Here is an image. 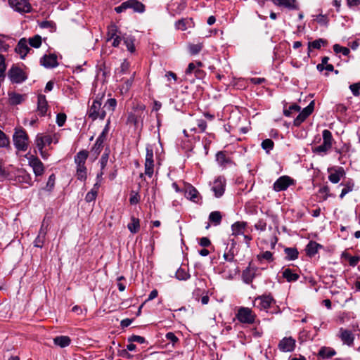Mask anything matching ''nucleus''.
Returning <instances> with one entry per match:
<instances>
[{"mask_svg":"<svg viewBox=\"0 0 360 360\" xmlns=\"http://www.w3.org/2000/svg\"><path fill=\"white\" fill-rule=\"evenodd\" d=\"M340 185L344 186L340 195V198L342 199L347 193L354 190V181L352 179H348L347 180L342 181Z\"/></svg>","mask_w":360,"mask_h":360,"instance_id":"a878e982","label":"nucleus"},{"mask_svg":"<svg viewBox=\"0 0 360 360\" xmlns=\"http://www.w3.org/2000/svg\"><path fill=\"white\" fill-rule=\"evenodd\" d=\"M110 153V149L109 146L105 147L104 153H103L101 160H100V165L101 170H104L105 167L107 165L109 156Z\"/></svg>","mask_w":360,"mask_h":360,"instance_id":"79ce46f5","label":"nucleus"},{"mask_svg":"<svg viewBox=\"0 0 360 360\" xmlns=\"http://www.w3.org/2000/svg\"><path fill=\"white\" fill-rule=\"evenodd\" d=\"M146 149L145 174L150 178L154 173L153 148L152 146L147 145Z\"/></svg>","mask_w":360,"mask_h":360,"instance_id":"0eeeda50","label":"nucleus"},{"mask_svg":"<svg viewBox=\"0 0 360 360\" xmlns=\"http://www.w3.org/2000/svg\"><path fill=\"white\" fill-rule=\"evenodd\" d=\"M225 186L226 180L224 177L219 176L214 180L212 190L214 193L215 197L220 198L223 195L225 191Z\"/></svg>","mask_w":360,"mask_h":360,"instance_id":"dca6fc26","label":"nucleus"},{"mask_svg":"<svg viewBox=\"0 0 360 360\" xmlns=\"http://www.w3.org/2000/svg\"><path fill=\"white\" fill-rule=\"evenodd\" d=\"M28 160L29 165L32 168L33 172L36 177L42 176L45 171V167L42 162L37 157L33 155H26Z\"/></svg>","mask_w":360,"mask_h":360,"instance_id":"9d476101","label":"nucleus"},{"mask_svg":"<svg viewBox=\"0 0 360 360\" xmlns=\"http://www.w3.org/2000/svg\"><path fill=\"white\" fill-rule=\"evenodd\" d=\"M315 102L312 101L294 120L293 124L299 127L314 111Z\"/></svg>","mask_w":360,"mask_h":360,"instance_id":"f8f14e48","label":"nucleus"},{"mask_svg":"<svg viewBox=\"0 0 360 360\" xmlns=\"http://www.w3.org/2000/svg\"><path fill=\"white\" fill-rule=\"evenodd\" d=\"M222 216L220 212L214 211L212 212L209 215V220L214 226H218L221 224Z\"/></svg>","mask_w":360,"mask_h":360,"instance_id":"4c0bfd02","label":"nucleus"},{"mask_svg":"<svg viewBox=\"0 0 360 360\" xmlns=\"http://www.w3.org/2000/svg\"><path fill=\"white\" fill-rule=\"evenodd\" d=\"M336 354L334 349L328 347H321L319 351L318 356L323 359H331Z\"/></svg>","mask_w":360,"mask_h":360,"instance_id":"bb28decb","label":"nucleus"},{"mask_svg":"<svg viewBox=\"0 0 360 360\" xmlns=\"http://www.w3.org/2000/svg\"><path fill=\"white\" fill-rule=\"evenodd\" d=\"M202 49V44H190L188 46L189 52L191 55H196L200 53Z\"/></svg>","mask_w":360,"mask_h":360,"instance_id":"13d9d810","label":"nucleus"},{"mask_svg":"<svg viewBox=\"0 0 360 360\" xmlns=\"http://www.w3.org/2000/svg\"><path fill=\"white\" fill-rule=\"evenodd\" d=\"M300 106H299L297 104H292L291 105L289 106L288 109H285L283 110V114L286 116V117H290L292 112V111H295V112H300Z\"/></svg>","mask_w":360,"mask_h":360,"instance_id":"bf43d9fd","label":"nucleus"},{"mask_svg":"<svg viewBox=\"0 0 360 360\" xmlns=\"http://www.w3.org/2000/svg\"><path fill=\"white\" fill-rule=\"evenodd\" d=\"M67 116L65 113L60 112L56 115V123L59 127H63L66 121Z\"/></svg>","mask_w":360,"mask_h":360,"instance_id":"69168bd1","label":"nucleus"},{"mask_svg":"<svg viewBox=\"0 0 360 360\" xmlns=\"http://www.w3.org/2000/svg\"><path fill=\"white\" fill-rule=\"evenodd\" d=\"M188 22V20H186V19H181V20H178L175 25H176V27L178 29V30H186L187 29V23Z\"/></svg>","mask_w":360,"mask_h":360,"instance_id":"338daca9","label":"nucleus"},{"mask_svg":"<svg viewBox=\"0 0 360 360\" xmlns=\"http://www.w3.org/2000/svg\"><path fill=\"white\" fill-rule=\"evenodd\" d=\"M247 226V223L245 221H237L232 224L231 230L232 235L238 236L244 234V231Z\"/></svg>","mask_w":360,"mask_h":360,"instance_id":"cd10ccee","label":"nucleus"},{"mask_svg":"<svg viewBox=\"0 0 360 360\" xmlns=\"http://www.w3.org/2000/svg\"><path fill=\"white\" fill-rule=\"evenodd\" d=\"M29 44L34 48H39L41 45V38L39 35H35L29 39Z\"/></svg>","mask_w":360,"mask_h":360,"instance_id":"6e6d98bb","label":"nucleus"},{"mask_svg":"<svg viewBox=\"0 0 360 360\" xmlns=\"http://www.w3.org/2000/svg\"><path fill=\"white\" fill-rule=\"evenodd\" d=\"M332 147L325 143L313 148V152L320 155H324L330 150Z\"/></svg>","mask_w":360,"mask_h":360,"instance_id":"a19ab883","label":"nucleus"},{"mask_svg":"<svg viewBox=\"0 0 360 360\" xmlns=\"http://www.w3.org/2000/svg\"><path fill=\"white\" fill-rule=\"evenodd\" d=\"M333 51L335 53H342V55H344L345 56H347L350 53L349 49H348L347 47L341 46L339 44L333 45Z\"/></svg>","mask_w":360,"mask_h":360,"instance_id":"603ef678","label":"nucleus"},{"mask_svg":"<svg viewBox=\"0 0 360 360\" xmlns=\"http://www.w3.org/2000/svg\"><path fill=\"white\" fill-rule=\"evenodd\" d=\"M56 181V176L54 174H52L49 176L46 185L44 189L49 192H51L54 188Z\"/></svg>","mask_w":360,"mask_h":360,"instance_id":"5fc2aeb1","label":"nucleus"},{"mask_svg":"<svg viewBox=\"0 0 360 360\" xmlns=\"http://www.w3.org/2000/svg\"><path fill=\"white\" fill-rule=\"evenodd\" d=\"M101 102L96 98L94 101L91 107L89 108L87 115L89 118L92 120H96L98 118L103 120L106 115V111L104 108H101Z\"/></svg>","mask_w":360,"mask_h":360,"instance_id":"20e7f679","label":"nucleus"},{"mask_svg":"<svg viewBox=\"0 0 360 360\" xmlns=\"http://www.w3.org/2000/svg\"><path fill=\"white\" fill-rule=\"evenodd\" d=\"M8 77L12 83H22L26 80L27 76L23 70L15 65H13L8 72Z\"/></svg>","mask_w":360,"mask_h":360,"instance_id":"6e6552de","label":"nucleus"},{"mask_svg":"<svg viewBox=\"0 0 360 360\" xmlns=\"http://www.w3.org/2000/svg\"><path fill=\"white\" fill-rule=\"evenodd\" d=\"M327 44V41L323 39H316L313 41L308 43V56H310V52L312 49H320L321 46H326Z\"/></svg>","mask_w":360,"mask_h":360,"instance_id":"2f4dec72","label":"nucleus"},{"mask_svg":"<svg viewBox=\"0 0 360 360\" xmlns=\"http://www.w3.org/2000/svg\"><path fill=\"white\" fill-rule=\"evenodd\" d=\"M186 196L188 199L194 202H199L200 197H199V192L198 190L191 186L186 191Z\"/></svg>","mask_w":360,"mask_h":360,"instance_id":"c85d7f7f","label":"nucleus"},{"mask_svg":"<svg viewBox=\"0 0 360 360\" xmlns=\"http://www.w3.org/2000/svg\"><path fill=\"white\" fill-rule=\"evenodd\" d=\"M237 319L242 323L252 324L256 318L255 314L248 307H241L236 315Z\"/></svg>","mask_w":360,"mask_h":360,"instance_id":"39448f33","label":"nucleus"},{"mask_svg":"<svg viewBox=\"0 0 360 360\" xmlns=\"http://www.w3.org/2000/svg\"><path fill=\"white\" fill-rule=\"evenodd\" d=\"M10 6L19 13H29L32 6L27 0H8Z\"/></svg>","mask_w":360,"mask_h":360,"instance_id":"9b49d317","label":"nucleus"},{"mask_svg":"<svg viewBox=\"0 0 360 360\" xmlns=\"http://www.w3.org/2000/svg\"><path fill=\"white\" fill-rule=\"evenodd\" d=\"M257 271V267L252 266L251 262L249 264L248 266L243 271L242 278L243 281L247 283L250 284L253 281L255 277L256 272Z\"/></svg>","mask_w":360,"mask_h":360,"instance_id":"a211bd4d","label":"nucleus"},{"mask_svg":"<svg viewBox=\"0 0 360 360\" xmlns=\"http://www.w3.org/2000/svg\"><path fill=\"white\" fill-rule=\"evenodd\" d=\"M165 338L169 342L172 344V346H174L176 343L179 342V339L176 336V335L172 332H168L165 335Z\"/></svg>","mask_w":360,"mask_h":360,"instance_id":"052dcab7","label":"nucleus"},{"mask_svg":"<svg viewBox=\"0 0 360 360\" xmlns=\"http://www.w3.org/2000/svg\"><path fill=\"white\" fill-rule=\"evenodd\" d=\"M258 260L265 259L269 262L274 261L273 254L270 251H265L262 254L257 255Z\"/></svg>","mask_w":360,"mask_h":360,"instance_id":"4d7b16f0","label":"nucleus"},{"mask_svg":"<svg viewBox=\"0 0 360 360\" xmlns=\"http://www.w3.org/2000/svg\"><path fill=\"white\" fill-rule=\"evenodd\" d=\"M117 32L118 28L115 24L108 25L107 32V41H110L116 37V36H118Z\"/></svg>","mask_w":360,"mask_h":360,"instance_id":"37998d69","label":"nucleus"},{"mask_svg":"<svg viewBox=\"0 0 360 360\" xmlns=\"http://www.w3.org/2000/svg\"><path fill=\"white\" fill-rule=\"evenodd\" d=\"M323 246L316 241L311 240L306 246V255L309 257H314Z\"/></svg>","mask_w":360,"mask_h":360,"instance_id":"5701e85b","label":"nucleus"},{"mask_svg":"<svg viewBox=\"0 0 360 360\" xmlns=\"http://www.w3.org/2000/svg\"><path fill=\"white\" fill-rule=\"evenodd\" d=\"M296 347V341L292 337H285L278 345V349L282 352H292Z\"/></svg>","mask_w":360,"mask_h":360,"instance_id":"4468645a","label":"nucleus"},{"mask_svg":"<svg viewBox=\"0 0 360 360\" xmlns=\"http://www.w3.org/2000/svg\"><path fill=\"white\" fill-rule=\"evenodd\" d=\"M229 242H230V243H228L226 244L223 254V258L226 262L233 264V269L229 271L228 276L229 278H232L239 273L238 262L237 259H235V256L238 254V251L236 248L237 243L233 238L229 239Z\"/></svg>","mask_w":360,"mask_h":360,"instance_id":"f257e3e1","label":"nucleus"},{"mask_svg":"<svg viewBox=\"0 0 360 360\" xmlns=\"http://www.w3.org/2000/svg\"><path fill=\"white\" fill-rule=\"evenodd\" d=\"M322 137L323 142L332 147L334 141L332 133L328 129H324L322 131Z\"/></svg>","mask_w":360,"mask_h":360,"instance_id":"c03bdc74","label":"nucleus"},{"mask_svg":"<svg viewBox=\"0 0 360 360\" xmlns=\"http://www.w3.org/2000/svg\"><path fill=\"white\" fill-rule=\"evenodd\" d=\"M10 141L6 135L0 129V148L6 147L9 145Z\"/></svg>","mask_w":360,"mask_h":360,"instance_id":"680f3d73","label":"nucleus"},{"mask_svg":"<svg viewBox=\"0 0 360 360\" xmlns=\"http://www.w3.org/2000/svg\"><path fill=\"white\" fill-rule=\"evenodd\" d=\"M140 201V195L137 191H131L129 198L131 205H136Z\"/></svg>","mask_w":360,"mask_h":360,"instance_id":"e2e57ef3","label":"nucleus"},{"mask_svg":"<svg viewBox=\"0 0 360 360\" xmlns=\"http://www.w3.org/2000/svg\"><path fill=\"white\" fill-rule=\"evenodd\" d=\"M285 254V259L295 260L298 257V250L295 248H285L284 250Z\"/></svg>","mask_w":360,"mask_h":360,"instance_id":"c9c22d12","label":"nucleus"},{"mask_svg":"<svg viewBox=\"0 0 360 360\" xmlns=\"http://www.w3.org/2000/svg\"><path fill=\"white\" fill-rule=\"evenodd\" d=\"M15 50L16 53L20 55L21 58H24L30 49L27 46V40L22 38L18 41Z\"/></svg>","mask_w":360,"mask_h":360,"instance_id":"4be33fe9","label":"nucleus"},{"mask_svg":"<svg viewBox=\"0 0 360 360\" xmlns=\"http://www.w3.org/2000/svg\"><path fill=\"white\" fill-rule=\"evenodd\" d=\"M282 276L288 282L296 281L300 278L299 274L294 273L292 269L289 268L285 269L283 271Z\"/></svg>","mask_w":360,"mask_h":360,"instance_id":"7c9ffc66","label":"nucleus"},{"mask_svg":"<svg viewBox=\"0 0 360 360\" xmlns=\"http://www.w3.org/2000/svg\"><path fill=\"white\" fill-rule=\"evenodd\" d=\"M53 342L56 345H58L61 348H64L70 345L71 343V339L68 336L60 335L56 337L53 339Z\"/></svg>","mask_w":360,"mask_h":360,"instance_id":"c756f323","label":"nucleus"},{"mask_svg":"<svg viewBox=\"0 0 360 360\" xmlns=\"http://www.w3.org/2000/svg\"><path fill=\"white\" fill-rule=\"evenodd\" d=\"M176 278L179 281H186L190 278V274L182 268H179L176 271Z\"/></svg>","mask_w":360,"mask_h":360,"instance_id":"de8ad7c7","label":"nucleus"},{"mask_svg":"<svg viewBox=\"0 0 360 360\" xmlns=\"http://www.w3.org/2000/svg\"><path fill=\"white\" fill-rule=\"evenodd\" d=\"M128 342H138L140 344H143L146 341V339L144 337L136 335H133L128 338Z\"/></svg>","mask_w":360,"mask_h":360,"instance_id":"0e129e2a","label":"nucleus"},{"mask_svg":"<svg viewBox=\"0 0 360 360\" xmlns=\"http://www.w3.org/2000/svg\"><path fill=\"white\" fill-rule=\"evenodd\" d=\"M349 89L354 96H359L360 95V82L351 84Z\"/></svg>","mask_w":360,"mask_h":360,"instance_id":"774afa93","label":"nucleus"},{"mask_svg":"<svg viewBox=\"0 0 360 360\" xmlns=\"http://www.w3.org/2000/svg\"><path fill=\"white\" fill-rule=\"evenodd\" d=\"M338 337L341 340L344 345H346L349 347L354 345V335L350 330L340 328L338 334Z\"/></svg>","mask_w":360,"mask_h":360,"instance_id":"2eb2a0df","label":"nucleus"},{"mask_svg":"<svg viewBox=\"0 0 360 360\" xmlns=\"http://www.w3.org/2000/svg\"><path fill=\"white\" fill-rule=\"evenodd\" d=\"M273 4L279 7L288 10H298L299 4L297 0H271Z\"/></svg>","mask_w":360,"mask_h":360,"instance_id":"6ab92c4d","label":"nucleus"},{"mask_svg":"<svg viewBox=\"0 0 360 360\" xmlns=\"http://www.w3.org/2000/svg\"><path fill=\"white\" fill-rule=\"evenodd\" d=\"M146 109L144 105H137L134 108V112L129 113L127 117V123L133 124L134 126H137L139 121H142L141 115Z\"/></svg>","mask_w":360,"mask_h":360,"instance_id":"ddd939ff","label":"nucleus"},{"mask_svg":"<svg viewBox=\"0 0 360 360\" xmlns=\"http://www.w3.org/2000/svg\"><path fill=\"white\" fill-rule=\"evenodd\" d=\"M262 148L266 150V153H269L274 148V143L270 139H266L262 142Z\"/></svg>","mask_w":360,"mask_h":360,"instance_id":"864d4df0","label":"nucleus"},{"mask_svg":"<svg viewBox=\"0 0 360 360\" xmlns=\"http://www.w3.org/2000/svg\"><path fill=\"white\" fill-rule=\"evenodd\" d=\"M295 181L289 176H280L273 184V189L276 192L285 191L290 186L295 185Z\"/></svg>","mask_w":360,"mask_h":360,"instance_id":"423d86ee","label":"nucleus"},{"mask_svg":"<svg viewBox=\"0 0 360 360\" xmlns=\"http://www.w3.org/2000/svg\"><path fill=\"white\" fill-rule=\"evenodd\" d=\"M6 65L5 63V58L3 55L0 54V82L4 80L6 77Z\"/></svg>","mask_w":360,"mask_h":360,"instance_id":"09e8293b","label":"nucleus"},{"mask_svg":"<svg viewBox=\"0 0 360 360\" xmlns=\"http://www.w3.org/2000/svg\"><path fill=\"white\" fill-rule=\"evenodd\" d=\"M145 360H165V354L162 352H155L147 354L144 357Z\"/></svg>","mask_w":360,"mask_h":360,"instance_id":"ea45409f","label":"nucleus"},{"mask_svg":"<svg viewBox=\"0 0 360 360\" xmlns=\"http://www.w3.org/2000/svg\"><path fill=\"white\" fill-rule=\"evenodd\" d=\"M216 160L218 164L223 167H225L227 165L231 163V160L227 158L225 153L219 151L216 155Z\"/></svg>","mask_w":360,"mask_h":360,"instance_id":"473e14b6","label":"nucleus"},{"mask_svg":"<svg viewBox=\"0 0 360 360\" xmlns=\"http://www.w3.org/2000/svg\"><path fill=\"white\" fill-rule=\"evenodd\" d=\"M15 147L18 150L26 151L28 148V135L23 129H15L13 136Z\"/></svg>","mask_w":360,"mask_h":360,"instance_id":"f03ea898","label":"nucleus"},{"mask_svg":"<svg viewBox=\"0 0 360 360\" xmlns=\"http://www.w3.org/2000/svg\"><path fill=\"white\" fill-rule=\"evenodd\" d=\"M89 151L86 150H82L79 151L75 156V163H86V161L89 156Z\"/></svg>","mask_w":360,"mask_h":360,"instance_id":"e433bc0d","label":"nucleus"},{"mask_svg":"<svg viewBox=\"0 0 360 360\" xmlns=\"http://www.w3.org/2000/svg\"><path fill=\"white\" fill-rule=\"evenodd\" d=\"M318 195L321 200H326L330 196V188L328 186L321 187L318 191Z\"/></svg>","mask_w":360,"mask_h":360,"instance_id":"a18cd8bd","label":"nucleus"},{"mask_svg":"<svg viewBox=\"0 0 360 360\" xmlns=\"http://www.w3.org/2000/svg\"><path fill=\"white\" fill-rule=\"evenodd\" d=\"M48 102L44 95L40 94L38 96L37 99V112L38 114L44 117L46 115L48 110Z\"/></svg>","mask_w":360,"mask_h":360,"instance_id":"412c9836","label":"nucleus"},{"mask_svg":"<svg viewBox=\"0 0 360 360\" xmlns=\"http://www.w3.org/2000/svg\"><path fill=\"white\" fill-rule=\"evenodd\" d=\"M117 106V101L115 98H109L105 102L103 108L107 109L108 111L113 112Z\"/></svg>","mask_w":360,"mask_h":360,"instance_id":"8fccbe9b","label":"nucleus"},{"mask_svg":"<svg viewBox=\"0 0 360 360\" xmlns=\"http://www.w3.org/2000/svg\"><path fill=\"white\" fill-rule=\"evenodd\" d=\"M17 179L19 182L25 183L30 186L33 185L31 175L25 170L20 171V174L17 176Z\"/></svg>","mask_w":360,"mask_h":360,"instance_id":"72a5a7b5","label":"nucleus"},{"mask_svg":"<svg viewBox=\"0 0 360 360\" xmlns=\"http://www.w3.org/2000/svg\"><path fill=\"white\" fill-rule=\"evenodd\" d=\"M129 8H133L135 11L143 12L144 11V5L137 0H129Z\"/></svg>","mask_w":360,"mask_h":360,"instance_id":"49530a36","label":"nucleus"},{"mask_svg":"<svg viewBox=\"0 0 360 360\" xmlns=\"http://www.w3.org/2000/svg\"><path fill=\"white\" fill-rule=\"evenodd\" d=\"M35 143L38 149H43L46 145H50L52 143V137L50 135L38 134Z\"/></svg>","mask_w":360,"mask_h":360,"instance_id":"393cba45","label":"nucleus"},{"mask_svg":"<svg viewBox=\"0 0 360 360\" xmlns=\"http://www.w3.org/2000/svg\"><path fill=\"white\" fill-rule=\"evenodd\" d=\"M124 43L126 45L127 50L129 51H130L131 53L135 51L134 39L132 37H128L124 38Z\"/></svg>","mask_w":360,"mask_h":360,"instance_id":"3c124183","label":"nucleus"},{"mask_svg":"<svg viewBox=\"0 0 360 360\" xmlns=\"http://www.w3.org/2000/svg\"><path fill=\"white\" fill-rule=\"evenodd\" d=\"M276 301L271 295H262L255 299L254 304L260 310H267Z\"/></svg>","mask_w":360,"mask_h":360,"instance_id":"1a4fd4ad","label":"nucleus"},{"mask_svg":"<svg viewBox=\"0 0 360 360\" xmlns=\"http://www.w3.org/2000/svg\"><path fill=\"white\" fill-rule=\"evenodd\" d=\"M332 171L333 169H328L330 172L328 179L333 184H338L342 178L345 176V172L342 167L334 169L333 172H332Z\"/></svg>","mask_w":360,"mask_h":360,"instance_id":"aec40b11","label":"nucleus"},{"mask_svg":"<svg viewBox=\"0 0 360 360\" xmlns=\"http://www.w3.org/2000/svg\"><path fill=\"white\" fill-rule=\"evenodd\" d=\"M23 96L17 93L9 94V103L12 105L20 104L23 101Z\"/></svg>","mask_w":360,"mask_h":360,"instance_id":"58836bf2","label":"nucleus"},{"mask_svg":"<svg viewBox=\"0 0 360 360\" xmlns=\"http://www.w3.org/2000/svg\"><path fill=\"white\" fill-rule=\"evenodd\" d=\"M46 228L44 227V224L41 225V229L39 231V234L34 240V247L42 248L46 240Z\"/></svg>","mask_w":360,"mask_h":360,"instance_id":"b1692460","label":"nucleus"},{"mask_svg":"<svg viewBox=\"0 0 360 360\" xmlns=\"http://www.w3.org/2000/svg\"><path fill=\"white\" fill-rule=\"evenodd\" d=\"M40 65L46 68H53L58 65L57 56L56 54L51 53L44 55L40 58Z\"/></svg>","mask_w":360,"mask_h":360,"instance_id":"f3484780","label":"nucleus"},{"mask_svg":"<svg viewBox=\"0 0 360 360\" xmlns=\"http://www.w3.org/2000/svg\"><path fill=\"white\" fill-rule=\"evenodd\" d=\"M127 228L131 233H136L140 229V220L135 217H131V222L127 224Z\"/></svg>","mask_w":360,"mask_h":360,"instance_id":"f704fd0d","label":"nucleus"},{"mask_svg":"<svg viewBox=\"0 0 360 360\" xmlns=\"http://www.w3.org/2000/svg\"><path fill=\"white\" fill-rule=\"evenodd\" d=\"M109 124H110V120L108 121L107 124L105 126L102 132L100 134V135L96 139L94 145L92 146V148L91 149V153L92 155L94 156V159H96L98 157V155H100L101 152L102 151V150L104 147L103 143L106 139L107 135L109 131Z\"/></svg>","mask_w":360,"mask_h":360,"instance_id":"7ed1b4c3","label":"nucleus"}]
</instances>
